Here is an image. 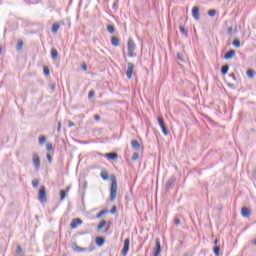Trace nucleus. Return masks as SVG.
<instances>
[{
	"instance_id": "obj_8",
	"label": "nucleus",
	"mask_w": 256,
	"mask_h": 256,
	"mask_svg": "<svg viewBox=\"0 0 256 256\" xmlns=\"http://www.w3.org/2000/svg\"><path fill=\"white\" fill-rule=\"evenodd\" d=\"M128 68H127V71H126V77L127 79H132L133 77V69H135V64H133L132 62H129L127 64Z\"/></svg>"
},
{
	"instance_id": "obj_41",
	"label": "nucleus",
	"mask_w": 256,
	"mask_h": 256,
	"mask_svg": "<svg viewBox=\"0 0 256 256\" xmlns=\"http://www.w3.org/2000/svg\"><path fill=\"white\" fill-rule=\"evenodd\" d=\"M111 215H115L117 213V206H113L110 210Z\"/></svg>"
},
{
	"instance_id": "obj_54",
	"label": "nucleus",
	"mask_w": 256,
	"mask_h": 256,
	"mask_svg": "<svg viewBox=\"0 0 256 256\" xmlns=\"http://www.w3.org/2000/svg\"><path fill=\"white\" fill-rule=\"evenodd\" d=\"M219 243V238H216L215 240H214V245H217Z\"/></svg>"
},
{
	"instance_id": "obj_33",
	"label": "nucleus",
	"mask_w": 256,
	"mask_h": 256,
	"mask_svg": "<svg viewBox=\"0 0 256 256\" xmlns=\"http://www.w3.org/2000/svg\"><path fill=\"white\" fill-rule=\"evenodd\" d=\"M45 141H47V137H45V136L39 137V145H44Z\"/></svg>"
},
{
	"instance_id": "obj_10",
	"label": "nucleus",
	"mask_w": 256,
	"mask_h": 256,
	"mask_svg": "<svg viewBox=\"0 0 256 256\" xmlns=\"http://www.w3.org/2000/svg\"><path fill=\"white\" fill-rule=\"evenodd\" d=\"M81 223H83V220H81L80 218H75L70 223V228L77 229V227H79V225H81Z\"/></svg>"
},
{
	"instance_id": "obj_35",
	"label": "nucleus",
	"mask_w": 256,
	"mask_h": 256,
	"mask_svg": "<svg viewBox=\"0 0 256 256\" xmlns=\"http://www.w3.org/2000/svg\"><path fill=\"white\" fill-rule=\"evenodd\" d=\"M112 9L114 11H117V9H119V0H116L113 5H112Z\"/></svg>"
},
{
	"instance_id": "obj_18",
	"label": "nucleus",
	"mask_w": 256,
	"mask_h": 256,
	"mask_svg": "<svg viewBox=\"0 0 256 256\" xmlns=\"http://www.w3.org/2000/svg\"><path fill=\"white\" fill-rule=\"evenodd\" d=\"M111 45L113 47H119V38L117 36L111 38Z\"/></svg>"
},
{
	"instance_id": "obj_52",
	"label": "nucleus",
	"mask_w": 256,
	"mask_h": 256,
	"mask_svg": "<svg viewBox=\"0 0 256 256\" xmlns=\"http://www.w3.org/2000/svg\"><path fill=\"white\" fill-rule=\"evenodd\" d=\"M57 132L58 133L61 132V121L58 122Z\"/></svg>"
},
{
	"instance_id": "obj_15",
	"label": "nucleus",
	"mask_w": 256,
	"mask_h": 256,
	"mask_svg": "<svg viewBox=\"0 0 256 256\" xmlns=\"http://www.w3.org/2000/svg\"><path fill=\"white\" fill-rule=\"evenodd\" d=\"M95 243L98 247H103V245H105V238L98 236L95 239Z\"/></svg>"
},
{
	"instance_id": "obj_19",
	"label": "nucleus",
	"mask_w": 256,
	"mask_h": 256,
	"mask_svg": "<svg viewBox=\"0 0 256 256\" xmlns=\"http://www.w3.org/2000/svg\"><path fill=\"white\" fill-rule=\"evenodd\" d=\"M50 53H51V57L54 61H55V59H57L59 57V52L57 51L56 48H52Z\"/></svg>"
},
{
	"instance_id": "obj_44",
	"label": "nucleus",
	"mask_w": 256,
	"mask_h": 256,
	"mask_svg": "<svg viewBox=\"0 0 256 256\" xmlns=\"http://www.w3.org/2000/svg\"><path fill=\"white\" fill-rule=\"evenodd\" d=\"M46 159L48 160L49 163H51L53 161V156H51V154H47Z\"/></svg>"
},
{
	"instance_id": "obj_55",
	"label": "nucleus",
	"mask_w": 256,
	"mask_h": 256,
	"mask_svg": "<svg viewBox=\"0 0 256 256\" xmlns=\"http://www.w3.org/2000/svg\"><path fill=\"white\" fill-rule=\"evenodd\" d=\"M70 190H71V186H68V187L66 188V193H69Z\"/></svg>"
},
{
	"instance_id": "obj_51",
	"label": "nucleus",
	"mask_w": 256,
	"mask_h": 256,
	"mask_svg": "<svg viewBox=\"0 0 256 256\" xmlns=\"http://www.w3.org/2000/svg\"><path fill=\"white\" fill-rule=\"evenodd\" d=\"M227 85L230 87V89H236L235 84L233 83H227Z\"/></svg>"
},
{
	"instance_id": "obj_34",
	"label": "nucleus",
	"mask_w": 256,
	"mask_h": 256,
	"mask_svg": "<svg viewBox=\"0 0 256 256\" xmlns=\"http://www.w3.org/2000/svg\"><path fill=\"white\" fill-rule=\"evenodd\" d=\"M87 187H88L87 180H84L83 181V186H82V189H83L82 193H83V195H85V191H87Z\"/></svg>"
},
{
	"instance_id": "obj_43",
	"label": "nucleus",
	"mask_w": 256,
	"mask_h": 256,
	"mask_svg": "<svg viewBox=\"0 0 256 256\" xmlns=\"http://www.w3.org/2000/svg\"><path fill=\"white\" fill-rule=\"evenodd\" d=\"M95 96V91L91 90L89 93H88V99H91L92 97Z\"/></svg>"
},
{
	"instance_id": "obj_25",
	"label": "nucleus",
	"mask_w": 256,
	"mask_h": 256,
	"mask_svg": "<svg viewBox=\"0 0 256 256\" xmlns=\"http://www.w3.org/2000/svg\"><path fill=\"white\" fill-rule=\"evenodd\" d=\"M109 212V210L104 209L102 211H100L97 215H96V219H101V217H103V215L107 214Z\"/></svg>"
},
{
	"instance_id": "obj_38",
	"label": "nucleus",
	"mask_w": 256,
	"mask_h": 256,
	"mask_svg": "<svg viewBox=\"0 0 256 256\" xmlns=\"http://www.w3.org/2000/svg\"><path fill=\"white\" fill-rule=\"evenodd\" d=\"M177 59H179V61H181L182 63H185V59H183V54L181 53H177Z\"/></svg>"
},
{
	"instance_id": "obj_14",
	"label": "nucleus",
	"mask_w": 256,
	"mask_h": 256,
	"mask_svg": "<svg viewBox=\"0 0 256 256\" xmlns=\"http://www.w3.org/2000/svg\"><path fill=\"white\" fill-rule=\"evenodd\" d=\"M72 249H73V251H77L78 253H82L83 251H87V248H83L81 246H78L77 243H72Z\"/></svg>"
},
{
	"instance_id": "obj_27",
	"label": "nucleus",
	"mask_w": 256,
	"mask_h": 256,
	"mask_svg": "<svg viewBox=\"0 0 256 256\" xmlns=\"http://www.w3.org/2000/svg\"><path fill=\"white\" fill-rule=\"evenodd\" d=\"M59 24L58 23H54L53 25H52V29H51V31H52V33H57V31H59Z\"/></svg>"
},
{
	"instance_id": "obj_2",
	"label": "nucleus",
	"mask_w": 256,
	"mask_h": 256,
	"mask_svg": "<svg viewBox=\"0 0 256 256\" xmlns=\"http://www.w3.org/2000/svg\"><path fill=\"white\" fill-rule=\"evenodd\" d=\"M127 49H128V57H137V53H135V49H137V44H135V41H133L132 38L128 39L127 42Z\"/></svg>"
},
{
	"instance_id": "obj_45",
	"label": "nucleus",
	"mask_w": 256,
	"mask_h": 256,
	"mask_svg": "<svg viewBox=\"0 0 256 256\" xmlns=\"http://www.w3.org/2000/svg\"><path fill=\"white\" fill-rule=\"evenodd\" d=\"M229 77H230V79H232L233 81H237V77L235 76L234 73L229 74Z\"/></svg>"
},
{
	"instance_id": "obj_12",
	"label": "nucleus",
	"mask_w": 256,
	"mask_h": 256,
	"mask_svg": "<svg viewBox=\"0 0 256 256\" xmlns=\"http://www.w3.org/2000/svg\"><path fill=\"white\" fill-rule=\"evenodd\" d=\"M192 17L195 19V21H199V19H201L199 16V6H194L192 8Z\"/></svg>"
},
{
	"instance_id": "obj_40",
	"label": "nucleus",
	"mask_w": 256,
	"mask_h": 256,
	"mask_svg": "<svg viewBox=\"0 0 256 256\" xmlns=\"http://www.w3.org/2000/svg\"><path fill=\"white\" fill-rule=\"evenodd\" d=\"M139 159V153L135 152L133 155H132V161H137Z\"/></svg>"
},
{
	"instance_id": "obj_47",
	"label": "nucleus",
	"mask_w": 256,
	"mask_h": 256,
	"mask_svg": "<svg viewBox=\"0 0 256 256\" xmlns=\"http://www.w3.org/2000/svg\"><path fill=\"white\" fill-rule=\"evenodd\" d=\"M227 33H228V35H232L233 34V27H228L227 28Z\"/></svg>"
},
{
	"instance_id": "obj_36",
	"label": "nucleus",
	"mask_w": 256,
	"mask_h": 256,
	"mask_svg": "<svg viewBox=\"0 0 256 256\" xmlns=\"http://www.w3.org/2000/svg\"><path fill=\"white\" fill-rule=\"evenodd\" d=\"M43 73L46 77H49L50 71L49 68L47 66H44L43 68Z\"/></svg>"
},
{
	"instance_id": "obj_28",
	"label": "nucleus",
	"mask_w": 256,
	"mask_h": 256,
	"mask_svg": "<svg viewBox=\"0 0 256 256\" xmlns=\"http://www.w3.org/2000/svg\"><path fill=\"white\" fill-rule=\"evenodd\" d=\"M65 197H67V192L65 190L60 191V201H65Z\"/></svg>"
},
{
	"instance_id": "obj_21",
	"label": "nucleus",
	"mask_w": 256,
	"mask_h": 256,
	"mask_svg": "<svg viewBox=\"0 0 256 256\" xmlns=\"http://www.w3.org/2000/svg\"><path fill=\"white\" fill-rule=\"evenodd\" d=\"M229 73V65L225 64L221 67V75H227Z\"/></svg>"
},
{
	"instance_id": "obj_56",
	"label": "nucleus",
	"mask_w": 256,
	"mask_h": 256,
	"mask_svg": "<svg viewBox=\"0 0 256 256\" xmlns=\"http://www.w3.org/2000/svg\"><path fill=\"white\" fill-rule=\"evenodd\" d=\"M253 245H256V239H254V241H253Z\"/></svg>"
},
{
	"instance_id": "obj_24",
	"label": "nucleus",
	"mask_w": 256,
	"mask_h": 256,
	"mask_svg": "<svg viewBox=\"0 0 256 256\" xmlns=\"http://www.w3.org/2000/svg\"><path fill=\"white\" fill-rule=\"evenodd\" d=\"M100 177L103 179V181H109V173H107V171H102Z\"/></svg>"
},
{
	"instance_id": "obj_20",
	"label": "nucleus",
	"mask_w": 256,
	"mask_h": 256,
	"mask_svg": "<svg viewBox=\"0 0 256 256\" xmlns=\"http://www.w3.org/2000/svg\"><path fill=\"white\" fill-rule=\"evenodd\" d=\"M180 29V33H182L184 35V37H189V31H187V29H185V26L181 25L179 26Z\"/></svg>"
},
{
	"instance_id": "obj_46",
	"label": "nucleus",
	"mask_w": 256,
	"mask_h": 256,
	"mask_svg": "<svg viewBox=\"0 0 256 256\" xmlns=\"http://www.w3.org/2000/svg\"><path fill=\"white\" fill-rule=\"evenodd\" d=\"M49 87H50L51 91L53 92V91H55L56 84L55 83H50Z\"/></svg>"
},
{
	"instance_id": "obj_13",
	"label": "nucleus",
	"mask_w": 256,
	"mask_h": 256,
	"mask_svg": "<svg viewBox=\"0 0 256 256\" xmlns=\"http://www.w3.org/2000/svg\"><path fill=\"white\" fill-rule=\"evenodd\" d=\"M233 57H235V50L233 49H230L228 52L224 54V59H226L227 61L229 59H233Z\"/></svg>"
},
{
	"instance_id": "obj_1",
	"label": "nucleus",
	"mask_w": 256,
	"mask_h": 256,
	"mask_svg": "<svg viewBox=\"0 0 256 256\" xmlns=\"http://www.w3.org/2000/svg\"><path fill=\"white\" fill-rule=\"evenodd\" d=\"M111 179V186H110V201L113 202L117 199V177L112 175Z\"/></svg>"
},
{
	"instance_id": "obj_6",
	"label": "nucleus",
	"mask_w": 256,
	"mask_h": 256,
	"mask_svg": "<svg viewBox=\"0 0 256 256\" xmlns=\"http://www.w3.org/2000/svg\"><path fill=\"white\" fill-rule=\"evenodd\" d=\"M155 243L156 246L153 251V256H161V239L156 238Z\"/></svg>"
},
{
	"instance_id": "obj_5",
	"label": "nucleus",
	"mask_w": 256,
	"mask_h": 256,
	"mask_svg": "<svg viewBox=\"0 0 256 256\" xmlns=\"http://www.w3.org/2000/svg\"><path fill=\"white\" fill-rule=\"evenodd\" d=\"M38 200L40 203H45L47 201V191L45 190V186H41L38 192Z\"/></svg>"
},
{
	"instance_id": "obj_16",
	"label": "nucleus",
	"mask_w": 256,
	"mask_h": 256,
	"mask_svg": "<svg viewBox=\"0 0 256 256\" xmlns=\"http://www.w3.org/2000/svg\"><path fill=\"white\" fill-rule=\"evenodd\" d=\"M241 215L242 217H249V215H251V209L247 208V207H242L241 209Z\"/></svg>"
},
{
	"instance_id": "obj_31",
	"label": "nucleus",
	"mask_w": 256,
	"mask_h": 256,
	"mask_svg": "<svg viewBox=\"0 0 256 256\" xmlns=\"http://www.w3.org/2000/svg\"><path fill=\"white\" fill-rule=\"evenodd\" d=\"M16 49L17 51H21V49H23V40H18Z\"/></svg>"
},
{
	"instance_id": "obj_57",
	"label": "nucleus",
	"mask_w": 256,
	"mask_h": 256,
	"mask_svg": "<svg viewBox=\"0 0 256 256\" xmlns=\"http://www.w3.org/2000/svg\"><path fill=\"white\" fill-rule=\"evenodd\" d=\"M3 51V48L0 46V53Z\"/></svg>"
},
{
	"instance_id": "obj_42",
	"label": "nucleus",
	"mask_w": 256,
	"mask_h": 256,
	"mask_svg": "<svg viewBox=\"0 0 256 256\" xmlns=\"http://www.w3.org/2000/svg\"><path fill=\"white\" fill-rule=\"evenodd\" d=\"M47 151H53V144L48 143L46 146Z\"/></svg>"
},
{
	"instance_id": "obj_32",
	"label": "nucleus",
	"mask_w": 256,
	"mask_h": 256,
	"mask_svg": "<svg viewBox=\"0 0 256 256\" xmlns=\"http://www.w3.org/2000/svg\"><path fill=\"white\" fill-rule=\"evenodd\" d=\"M209 17H215L217 15V10L211 9L208 11Z\"/></svg>"
},
{
	"instance_id": "obj_17",
	"label": "nucleus",
	"mask_w": 256,
	"mask_h": 256,
	"mask_svg": "<svg viewBox=\"0 0 256 256\" xmlns=\"http://www.w3.org/2000/svg\"><path fill=\"white\" fill-rule=\"evenodd\" d=\"M131 146L133 147V149H135V151H140L141 149V144L137 140H132Z\"/></svg>"
},
{
	"instance_id": "obj_3",
	"label": "nucleus",
	"mask_w": 256,
	"mask_h": 256,
	"mask_svg": "<svg viewBox=\"0 0 256 256\" xmlns=\"http://www.w3.org/2000/svg\"><path fill=\"white\" fill-rule=\"evenodd\" d=\"M176 181H177V177H175V176H171L167 180V182H166V184L164 186L165 193H169V191H171V189H173V187H175Z\"/></svg>"
},
{
	"instance_id": "obj_37",
	"label": "nucleus",
	"mask_w": 256,
	"mask_h": 256,
	"mask_svg": "<svg viewBox=\"0 0 256 256\" xmlns=\"http://www.w3.org/2000/svg\"><path fill=\"white\" fill-rule=\"evenodd\" d=\"M32 187H34V188L39 187V180H37V179L32 180Z\"/></svg>"
},
{
	"instance_id": "obj_48",
	"label": "nucleus",
	"mask_w": 256,
	"mask_h": 256,
	"mask_svg": "<svg viewBox=\"0 0 256 256\" xmlns=\"http://www.w3.org/2000/svg\"><path fill=\"white\" fill-rule=\"evenodd\" d=\"M94 119L95 121H101V116H99L98 114H95Z\"/></svg>"
},
{
	"instance_id": "obj_7",
	"label": "nucleus",
	"mask_w": 256,
	"mask_h": 256,
	"mask_svg": "<svg viewBox=\"0 0 256 256\" xmlns=\"http://www.w3.org/2000/svg\"><path fill=\"white\" fill-rule=\"evenodd\" d=\"M32 161L35 166V169H41V158H39V154H33Z\"/></svg>"
},
{
	"instance_id": "obj_49",
	"label": "nucleus",
	"mask_w": 256,
	"mask_h": 256,
	"mask_svg": "<svg viewBox=\"0 0 256 256\" xmlns=\"http://www.w3.org/2000/svg\"><path fill=\"white\" fill-rule=\"evenodd\" d=\"M81 68H82L83 71H87V64H86V63H83V64L81 65Z\"/></svg>"
},
{
	"instance_id": "obj_30",
	"label": "nucleus",
	"mask_w": 256,
	"mask_h": 256,
	"mask_svg": "<svg viewBox=\"0 0 256 256\" xmlns=\"http://www.w3.org/2000/svg\"><path fill=\"white\" fill-rule=\"evenodd\" d=\"M107 225V221L102 220L99 224H98V231H101V229H103V227H105Z\"/></svg>"
},
{
	"instance_id": "obj_26",
	"label": "nucleus",
	"mask_w": 256,
	"mask_h": 256,
	"mask_svg": "<svg viewBox=\"0 0 256 256\" xmlns=\"http://www.w3.org/2000/svg\"><path fill=\"white\" fill-rule=\"evenodd\" d=\"M233 47H236V49H239L241 47V41L239 39H235L232 42Z\"/></svg>"
},
{
	"instance_id": "obj_4",
	"label": "nucleus",
	"mask_w": 256,
	"mask_h": 256,
	"mask_svg": "<svg viewBox=\"0 0 256 256\" xmlns=\"http://www.w3.org/2000/svg\"><path fill=\"white\" fill-rule=\"evenodd\" d=\"M158 124L162 130L163 135L167 136L169 135V130L167 129V126L165 125V119L163 116H158Z\"/></svg>"
},
{
	"instance_id": "obj_53",
	"label": "nucleus",
	"mask_w": 256,
	"mask_h": 256,
	"mask_svg": "<svg viewBox=\"0 0 256 256\" xmlns=\"http://www.w3.org/2000/svg\"><path fill=\"white\" fill-rule=\"evenodd\" d=\"M68 127H75V123L73 121L68 122Z\"/></svg>"
},
{
	"instance_id": "obj_23",
	"label": "nucleus",
	"mask_w": 256,
	"mask_h": 256,
	"mask_svg": "<svg viewBox=\"0 0 256 256\" xmlns=\"http://www.w3.org/2000/svg\"><path fill=\"white\" fill-rule=\"evenodd\" d=\"M246 75L249 77V79H253L255 77V71L253 69H248L246 71Z\"/></svg>"
},
{
	"instance_id": "obj_29",
	"label": "nucleus",
	"mask_w": 256,
	"mask_h": 256,
	"mask_svg": "<svg viewBox=\"0 0 256 256\" xmlns=\"http://www.w3.org/2000/svg\"><path fill=\"white\" fill-rule=\"evenodd\" d=\"M107 31H108V33H110L111 35H113V33H115V26H113V25H108V26H107Z\"/></svg>"
},
{
	"instance_id": "obj_39",
	"label": "nucleus",
	"mask_w": 256,
	"mask_h": 256,
	"mask_svg": "<svg viewBox=\"0 0 256 256\" xmlns=\"http://www.w3.org/2000/svg\"><path fill=\"white\" fill-rule=\"evenodd\" d=\"M16 253H17V255H21V253H23V248H21L20 245L17 246Z\"/></svg>"
},
{
	"instance_id": "obj_50",
	"label": "nucleus",
	"mask_w": 256,
	"mask_h": 256,
	"mask_svg": "<svg viewBox=\"0 0 256 256\" xmlns=\"http://www.w3.org/2000/svg\"><path fill=\"white\" fill-rule=\"evenodd\" d=\"M175 225H181V220L179 218L174 220Z\"/></svg>"
},
{
	"instance_id": "obj_22",
	"label": "nucleus",
	"mask_w": 256,
	"mask_h": 256,
	"mask_svg": "<svg viewBox=\"0 0 256 256\" xmlns=\"http://www.w3.org/2000/svg\"><path fill=\"white\" fill-rule=\"evenodd\" d=\"M213 253H214L215 256H219V253H221V246L220 245H214Z\"/></svg>"
},
{
	"instance_id": "obj_11",
	"label": "nucleus",
	"mask_w": 256,
	"mask_h": 256,
	"mask_svg": "<svg viewBox=\"0 0 256 256\" xmlns=\"http://www.w3.org/2000/svg\"><path fill=\"white\" fill-rule=\"evenodd\" d=\"M104 157H106V159H108L109 161H116V159L119 157V154H117L116 152H110L106 153Z\"/></svg>"
},
{
	"instance_id": "obj_9",
	"label": "nucleus",
	"mask_w": 256,
	"mask_h": 256,
	"mask_svg": "<svg viewBox=\"0 0 256 256\" xmlns=\"http://www.w3.org/2000/svg\"><path fill=\"white\" fill-rule=\"evenodd\" d=\"M129 247H130V240L129 238H126L124 240V245L122 249V256H127V253H129Z\"/></svg>"
}]
</instances>
